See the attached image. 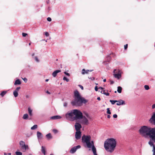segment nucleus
Here are the masks:
<instances>
[{"instance_id": "1", "label": "nucleus", "mask_w": 155, "mask_h": 155, "mask_svg": "<svg viewBox=\"0 0 155 155\" xmlns=\"http://www.w3.org/2000/svg\"><path fill=\"white\" fill-rule=\"evenodd\" d=\"M140 134L142 137L146 138L148 136L150 138L148 144L151 147H153L155 152V127L152 128L149 126H143L139 130Z\"/></svg>"}, {"instance_id": "2", "label": "nucleus", "mask_w": 155, "mask_h": 155, "mask_svg": "<svg viewBox=\"0 0 155 155\" xmlns=\"http://www.w3.org/2000/svg\"><path fill=\"white\" fill-rule=\"evenodd\" d=\"M74 100L71 102V104L73 106H80L83 103L85 104L88 102L87 100L81 96L77 90L74 91Z\"/></svg>"}, {"instance_id": "3", "label": "nucleus", "mask_w": 155, "mask_h": 155, "mask_svg": "<svg viewBox=\"0 0 155 155\" xmlns=\"http://www.w3.org/2000/svg\"><path fill=\"white\" fill-rule=\"evenodd\" d=\"M116 142L113 138L107 139L104 142V146L108 152L112 153L114 151L116 147Z\"/></svg>"}, {"instance_id": "4", "label": "nucleus", "mask_w": 155, "mask_h": 155, "mask_svg": "<svg viewBox=\"0 0 155 155\" xmlns=\"http://www.w3.org/2000/svg\"><path fill=\"white\" fill-rule=\"evenodd\" d=\"M66 117L67 118H71L74 120L81 119L83 117V114L80 110L74 109L68 112L66 114Z\"/></svg>"}, {"instance_id": "5", "label": "nucleus", "mask_w": 155, "mask_h": 155, "mask_svg": "<svg viewBox=\"0 0 155 155\" xmlns=\"http://www.w3.org/2000/svg\"><path fill=\"white\" fill-rule=\"evenodd\" d=\"M91 138L90 135H85L84 134L83 135L81 138L82 142L89 148H91V145L94 143L93 141H91Z\"/></svg>"}, {"instance_id": "6", "label": "nucleus", "mask_w": 155, "mask_h": 155, "mask_svg": "<svg viewBox=\"0 0 155 155\" xmlns=\"http://www.w3.org/2000/svg\"><path fill=\"white\" fill-rule=\"evenodd\" d=\"M19 144L21 146V150L25 152L26 150L28 149V145H26L25 142L22 141H21Z\"/></svg>"}, {"instance_id": "7", "label": "nucleus", "mask_w": 155, "mask_h": 155, "mask_svg": "<svg viewBox=\"0 0 155 155\" xmlns=\"http://www.w3.org/2000/svg\"><path fill=\"white\" fill-rule=\"evenodd\" d=\"M149 122L151 124L155 125V112L153 113L151 118L149 120Z\"/></svg>"}, {"instance_id": "8", "label": "nucleus", "mask_w": 155, "mask_h": 155, "mask_svg": "<svg viewBox=\"0 0 155 155\" xmlns=\"http://www.w3.org/2000/svg\"><path fill=\"white\" fill-rule=\"evenodd\" d=\"M81 119H82V120H81L80 121V122L81 124H83L86 125H87L88 124V120L85 116H83V117Z\"/></svg>"}, {"instance_id": "9", "label": "nucleus", "mask_w": 155, "mask_h": 155, "mask_svg": "<svg viewBox=\"0 0 155 155\" xmlns=\"http://www.w3.org/2000/svg\"><path fill=\"white\" fill-rule=\"evenodd\" d=\"M81 147V146L80 145H78L77 146L74 147L72 148L71 150L70 151V153H74L78 149L80 148Z\"/></svg>"}, {"instance_id": "10", "label": "nucleus", "mask_w": 155, "mask_h": 155, "mask_svg": "<svg viewBox=\"0 0 155 155\" xmlns=\"http://www.w3.org/2000/svg\"><path fill=\"white\" fill-rule=\"evenodd\" d=\"M114 77L118 79H119L121 77V72L120 70H118V73H114Z\"/></svg>"}, {"instance_id": "11", "label": "nucleus", "mask_w": 155, "mask_h": 155, "mask_svg": "<svg viewBox=\"0 0 155 155\" xmlns=\"http://www.w3.org/2000/svg\"><path fill=\"white\" fill-rule=\"evenodd\" d=\"M74 126L76 131H80V130L82 127L80 124L78 123H76Z\"/></svg>"}, {"instance_id": "12", "label": "nucleus", "mask_w": 155, "mask_h": 155, "mask_svg": "<svg viewBox=\"0 0 155 155\" xmlns=\"http://www.w3.org/2000/svg\"><path fill=\"white\" fill-rule=\"evenodd\" d=\"M75 137L77 140H79L81 138V131H76L75 133Z\"/></svg>"}, {"instance_id": "13", "label": "nucleus", "mask_w": 155, "mask_h": 155, "mask_svg": "<svg viewBox=\"0 0 155 155\" xmlns=\"http://www.w3.org/2000/svg\"><path fill=\"white\" fill-rule=\"evenodd\" d=\"M92 148V150L94 155H97L96 152V149L94 146V143L91 145V148Z\"/></svg>"}, {"instance_id": "14", "label": "nucleus", "mask_w": 155, "mask_h": 155, "mask_svg": "<svg viewBox=\"0 0 155 155\" xmlns=\"http://www.w3.org/2000/svg\"><path fill=\"white\" fill-rule=\"evenodd\" d=\"M93 70H85L84 69H83L82 70L81 74H88V72H91Z\"/></svg>"}, {"instance_id": "15", "label": "nucleus", "mask_w": 155, "mask_h": 155, "mask_svg": "<svg viewBox=\"0 0 155 155\" xmlns=\"http://www.w3.org/2000/svg\"><path fill=\"white\" fill-rule=\"evenodd\" d=\"M61 70H58L54 71L52 74L53 76L54 77H55L56 76L57 74L61 72Z\"/></svg>"}, {"instance_id": "16", "label": "nucleus", "mask_w": 155, "mask_h": 155, "mask_svg": "<svg viewBox=\"0 0 155 155\" xmlns=\"http://www.w3.org/2000/svg\"><path fill=\"white\" fill-rule=\"evenodd\" d=\"M117 103L116 104L117 105H121L125 104L124 101L122 100H120L119 101H117Z\"/></svg>"}, {"instance_id": "17", "label": "nucleus", "mask_w": 155, "mask_h": 155, "mask_svg": "<svg viewBox=\"0 0 155 155\" xmlns=\"http://www.w3.org/2000/svg\"><path fill=\"white\" fill-rule=\"evenodd\" d=\"M61 118V117L60 116H59L57 115L51 117V119L56 120L60 119Z\"/></svg>"}, {"instance_id": "18", "label": "nucleus", "mask_w": 155, "mask_h": 155, "mask_svg": "<svg viewBox=\"0 0 155 155\" xmlns=\"http://www.w3.org/2000/svg\"><path fill=\"white\" fill-rule=\"evenodd\" d=\"M107 90H103L102 91H101V92L102 94H104L107 96H108L109 95V93H107Z\"/></svg>"}, {"instance_id": "19", "label": "nucleus", "mask_w": 155, "mask_h": 155, "mask_svg": "<svg viewBox=\"0 0 155 155\" xmlns=\"http://www.w3.org/2000/svg\"><path fill=\"white\" fill-rule=\"evenodd\" d=\"M37 137L38 139H41L42 138V134L39 131H37Z\"/></svg>"}, {"instance_id": "20", "label": "nucleus", "mask_w": 155, "mask_h": 155, "mask_svg": "<svg viewBox=\"0 0 155 155\" xmlns=\"http://www.w3.org/2000/svg\"><path fill=\"white\" fill-rule=\"evenodd\" d=\"M46 137L47 138L48 140H50V139H51L52 138V137L51 135V133H50L47 134L46 135Z\"/></svg>"}, {"instance_id": "21", "label": "nucleus", "mask_w": 155, "mask_h": 155, "mask_svg": "<svg viewBox=\"0 0 155 155\" xmlns=\"http://www.w3.org/2000/svg\"><path fill=\"white\" fill-rule=\"evenodd\" d=\"M21 84V82L19 79H17L15 81L14 84L15 85L16 84Z\"/></svg>"}, {"instance_id": "22", "label": "nucleus", "mask_w": 155, "mask_h": 155, "mask_svg": "<svg viewBox=\"0 0 155 155\" xmlns=\"http://www.w3.org/2000/svg\"><path fill=\"white\" fill-rule=\"evenodd\" d=\"M41 152L42 153H43L44 155H45L46 154V151L45 148V147L43 146H42L41 147Z\"/></svg>"}, {"instance_id": "23", "label": "nucleus", "mask_w": 155, "mask_h": 155, "mask_svg": "<svg viewBox=\"0 0 155 155\" xmlns=\"http://www.w3.org/2000/svg\"><path fill=\"white\" fill-rule=\"evenodd\" d=\"M28 113H29V115L30 116H32V110L30 108V107H28Z\"/></svg>"}, {"instance_id": "24", "label": "nucleus", "mask_w": 155, "mask_h": 155, "mask_svg": "<svg viewBox=\"0 0 155 155\" xmlns=\"http://www.w3.org/2000/svg\"><path fill=\"white\" fill-rule=\"evenodd\" d=\"M7 92L6 91H3L1 93L0 95L3 97L7 93Z\"/></svg>"}, {"instance_id": "25", "label": "nucleus", "mask_w": 155, "mask_h": 155, "mask_svg": "<svg viewBox=\"0 0 155 155\" xmlns=\"http://www.w3.org/2000/svg\"><path fill=\"white\" fill-rule=\"evenodd\" d=\"M122 88L120 86H119L117 87V91L119 93H121L122 91Z\"/></svg>"}, {"instance_id": "26", "label": "nucleus", "mask_w": 155, "mask_h": 155, "mask_svg": "<svg viewBox=\"0 0 155 155\" xmlns=\"http://www.w3.org/2000/svg\"><path fill=\"white\" fill-rule=\"evenodd\" d=\"M28 114H24L23 116V118L24 119H27L28 118Z\"/></svg>"}, {"instance_id": "27", "label": "nucleus", "mask_w": 155, "mask_h": 155, "mask_svg": "<svg viewBox=\"0 0 155 155\" xmlns=\"http://www.w3.org/2000/svg\"><path fill=\"white\" fill-rule=\"evenodd\" d=\"M13 94L14 95V96L15 97H16L18 96V92H17V91H14L13 92Z\"/></svg>"}, {"instance_id": "28", "label": "nucleus", "mask_w": 155, "mask_h": 155, "mask_svg": "<svg viewBox=\"0 0 155 155\" xmlns=\"http://www.w3.org/2000/svg\"><path fill=\"white\" fill-rule=\"evenodd\" d=\"M38 127L37 125H35L33 127H31V129L32 130H35Z\"/></svg>"}, {"instance_id": "29", "label": "nucleus", "mask_w": 155, "mask_h": 155, "mask_svg": "<svg viewBox=\"0 0 155 155\" xmlns=\"http://www.w3.org/2000/svg\"><path fill=\"white\" fill-rule=\"evenodd\" d=\"M110 101L111 103L112 104H115V103L117 102V100H110Z\"/></svg>"}, {"instance_id": "30", "label": "nucleus", "mask_w": 155, "mask_h": 155, "mask_svg": "<svg viewBox=\"0 0 155 155\" xmlns=\"http://www.w3.org/2000/svg\"><path fill=\"white\" fill-rule=\"evenodd\" d=\"M15 154L16 155H22V153L20 152L16 151Z\"/></svg>"}, {"instance_id": "31", "label": "nucleus", "mask_w": 155, "mask_h": 155, "mask_svg": "<svg viewBox=\"0 0 155 155\" xmlns=\"http://www.w3.org/2000/svg\"><path fill=\"white\" fill-rule=\"evenodd\" d=\"M144 87L145 89L146 90H148L150 89L149 86L147 85H145Z\"/></svg>"}, {"instance_id": "32", "label": "nucleus", "mask_w": 155, "mask_h": 155, "mask_svg": "<svg viewBox=\"0 0 155 155\" xmlns=\"http://www.w3.org/2000/svg\"><path fill=\"white\" fill-rule=\"evenodd\" d=\"M107 113L108 114H111V113L110 110V108H107Z\"/></svg>"}, {"instance_id": "33", "label": "nucleus", "mask_w": 155, "mask_h": 155, "mask_svg": "<svg viewBox=\"0 0 155 155\" xmlns=\"http://www.w3.org/2000/svg\"><path fill=\"white\" fill-rule=\"evenodd\" d=\"M63 80L64 81H66L67 82H68L69 81V80L66 77H64L63 78Z\"/></svg>"}, {"instance_id": "34", "label": "nucleus", "mask_w": 155, "mask_h": 155, "mask_svg": "<svg viewBox=\"0 0 155 155\" xmlns=\"http://www.w3.org/2000/svg\"><path fill=\"white\" fill-rule=\"evenodd\" d=\"M120 70L119 69H115L113 71L114 73H118V70Z\"/></svg>"}, {"instance_id": "35", "label": "nucleus", "mask_w": 155, "mask_h": 155, "mask_svg": "<svg viewBox=\"0 0 155 155\" xmlns=\"http://www.w3.org/2000/svg\"><path fill=\"white\" fill-rule=\"evenodd\" d=\"M52 131L55 134L57 133L58 132V130L56 129H53Z\"/></svg>"}, {"instance_id": "36", "label": "nucleus", "mask_w": 155, "mask_h": 155, "mask_svg": "<svg viewBox=\"0 0 155 155\" xmlns=\"http://www.w3.org/2000/svg\"><path fill=\"white\" fill-rule=\"evenodd\" d=\"M27 34L25 33H22V35L23 37H26L27 35Z\"/></svg>"}, {"instance_id": "37", "label": "nucleus", "mask_w": 155, "mask_h": 155, "mask_svg": "<svg viewBox=\"0 0 155 155\" xmlns=\"http://www.w3.org/2000/svg\"><path fill=\"white\" fill-rule=\"evenodd\" d=\"M128 47V44H126L124 46V48L125 50H126Z\"/></svg>"}, {"instance_id": "38", "label": "nucleus", "mask_w": 155, "mask_h": 155, "mask_svg": "<svg viewBox=\"0 0 155 155\" xmlns=\"http://www.w3.org/2000/svg\"><path fill=\"white\" fill-rule=\"evenodd\" d=\"M20 88H21V87H17L16 88V90L15 91H17V92H18V91L20 89Z\"/></svg>"}, {"instance_id": "39", "label": "nucleus", "mask_w": 155, "mask_h": 155, "mask_svg": "<svg viewBox=\"0 0 155 155\" xmlns=\"http://www.w3.org/2000/svg\"><path fill=\"white\" fill-rule=\"evenodd\" d=\"M49 34L48 32H45V35H46V36L48 37L49 36Z\"/></svg>"}, {"instance_id": "40", "label": "nucleus", "mask_w": 155, "mask_h": 155, "mask_svg": "<svg viewBox=\"0 0 155 155\" xmlns=\"http://www.w3.org/2000/svg\"><path fill=\"white\" fill-rule=\"evenodd\" d=\"M64 74H66V75H67V76H70V74H69V73H68L67 72H64Z\"/></svg>"}, {"instance_id": "41", "label": "nucleus", "mask_w": 155, "mask_h": 155, "mask_svg": "<svg viewBox=\"0 0 155 155\" xmlns=\"http://www.w3.org/2000/svg\"><path fill=\"white\" fill-rule=\"evenodd\" d=\"M47 20L48 21H51V18H50L48 17L47 18Z\"/></svg>"}, {"instance_id": "42", "label": "nucleus", "mask_w": 155, "mask_h": 155, "mask_svg": "<svg viewBox=\"0 0 155 155\" xmlns=\"http://www.w3.org/2000/svg\"><path fill=\"white\" fill-rule=\"evenodd\" d=\"M79 87L82 90H83L84 89V88H83V86H82V85H79Z\"/></svg>"}, {"instance_id": "43", "label": "nucleus", "mask_w": 155, "mask_h": 155, "mask_svg": "<svg viewBox=\"0 0 155 155\" xmlns=\"http://www.w3.org/2000/svg\"><path fill=\"white\" fill-rule=\"evenodd\" d=\"M88 78L89 79H90L91 80H94V77H92V78L90 77V78L89 77H88Z\"/></svg>"}, {"instance_id": "44", "label": "nucleus", "mask_w": 155, "mask_h": 155, "mask_svg": "<svg viewBox=\"0 0 155 155\" xmlns=\"http://www.w3.org/2000/svg\"><path fill=\"white\" fill-rule=\"evenodd\" d=\"M35 61H37V62H38L39 61V60H38V58L37 57H35Z\"/></svg>"}, {"instance_id": "45", "label": "nucleus", "mask_w": 155, "mask_h": 155, "mask_svg": "<svg viewBox=\"0 0 155 155\" xmlns=\"http://www.w3.org/2000/svg\"><path fill=\"white\" fill-rule=\"evenodd\" d=\"M113 117L114 118H116L117 117V115L116 114H114L113 116Z\"/></svg>"}, {"instance_id": "46", "label": "nucleus", "mask_w": 155, "mask_h": 155, "mask_svg": "<svg viewBox=\"0 0 155 155\" xmlns=\"http://www.w3.org/2000/svg\"><path fill=\"white\" fill-rule=\"evenodd\" d=\"M67 106V103L66 102H65L64 104V107H66Z\"/></svg>"}, {"instance_id": "47", "label": "nucleus", "mask_w": 155, "mask_h": 155, "mask_svg": "<svg viewBox=\"0 0 155 155\" xmlns=\"http://www.w3.org/2000/svg\"><path fill=\"white\" fill-rule=\"evenodd\" d=\"M98 88H99V89H101L102 91L104 90V88H103L102 87H99Z\"/></svg>"}, {"instance_id": "48", "label": "nucleus", "mask_w": 155, "mask_h": 155, "mask_svg": "<svg viewBox=\"0 0 155 155\" xmlns=\"http://www.w3.org/2000/svg\"><path fill=\"white\" fill-rule=\"evenodd\" d=\"M24 81L25 82H26L27 81V79L26 78H24L23 79Z\"/></svg>"}, {"instance_id": "49", "label": "nucleus", "mask_w": 155, "mask_h": 155, "mask_svg": "<svg viewBox=\"0 0 155 155\" xmlns=\"http://www.w3.org/2000/svg\"><path fill=\"white\" fill-rule=\"evenodd\" d=\"M98 88L97 87V86H96L95 87V90L96 91H98Z\"/></svg>"}, {"instance_id": "50", "label": "nucleus", "mask_w": 155, "mask_h": 155, "mask_svg": "<svg viewBox=\"0 0 155 155\" xmlns=\"http://www.w3.org/2000/svg\"><path fill=\"white\" fill-rule=\"evenodd\" d=\"M155 108V104H153L152 105V108L154 109Z\"/></svg>"}, {"instance_id": "51", "label": "nucleus", "mask_w": 155, "mask_h": 155, "mask_svg": "<svg viewBox=\"0 0 155 155\" xmlns=\"http://www.w3.org/2000/svg\"><path fill=\"white\" fill-rule=\"evenodd\" d=\"M110 84H113L114 83V81H110Z\"/></svg>"}, {"instance_id": "52", "label": "nucleus", "mask_w": 155, "mask_h": 155, "mask_svg": "<svg viewBox=\"0 0 155 155\" xmlns=\"http://www.w3.org/2000/svg\"><path fill=\"white\" fill-rule=\"evenodd\" d=\"M110 116L109 115H108L107 116V118L108 119H109L110 118Z\"/></svg>"}, {"instance_id": "53", "label": "nucleus", "mask_w": 155, "mask_h": 155, "mask_svg": "<svg viewBox=\"0 0 155 155\" xmlns=\"http://www.w3.org/2000/svg\"><path fill=\"white\" fill-rule=\"evenodd\" d=\"M46 92V93H47L48 94H51V93L49 91H47Z\"/></svg>"}, {"instance_id": "54", "label": "nucleus", "mask_w": 155, "mask_h": 155, "mask_svg": "<svg viewBox=\"0 0 155 155\" xmlns=\"http://www.w3.org/2000/svg\"><path fill=\"white\" fill-rule=\"evenodd\" d=\"M97 100H99V101H100L101 100V98H100V97H98L97 98Z\"/></svg>"}, {"instance_id": "55", "label": "nucleus", "mask_w": 155, "mask_h": 155, "mask_svg": "<svg viewBox=\"0 0 155 155\" xmlns=\"http://www.w3.org/2000/svg\"><path fill=\"white\" fill-rule=\"evenodd\" d=\"M49 2H50V1L49 0L47 1H46L47 3V4H48L49 3Z\"/></svg>"}, {"instance_id": "56", "label": "nucleus", "mask_w": 155, "mask_h": 155, "mask_svg": "<svg viewBox=\"0 0 155 155\" xmlns=\"http://www.w3.org/2000/svg\"><path fill=\"white\" fill-rule=\"evenodd\" d=\"M106 79H104V80H103V81H104V82H106Z\"/></svg>"}, {"instance_id": "57", "label": "nucleus", "mask_w": 155, "mask_h": 155, "mask_svg": "<svg viewBox=\"0 0 155 155\" xmlns=\"http://www.w3.org/2000/svg\"><path fill=\"white\" fill-rule=\"evenodd\" d=\"M48 81V79H47L45 80V81L46 82Z\"/></svg>"}, {"instance_id": "58", "label": "nucleus", "mask_w": 155, "mask_h": 155, "mask_svg": "<svg viewBox=\"0 0 155 155\" xmlns=\"http://www.w3.org/2000/svg\"><path fill=\"white\" fill-rule=\"evenodd\" d=\"M34 55H35V54L34 53H33L32 54V56H33Z\"/></svg>"}, {"instance_id": "59", "label": "nucleus", "mask_w": 155, "mask_h": 155, "mask_svg": "<svg viewBox=\"0 0 155 155\" xmlns=\"http://www.w3.org/2000/svg\"><path fill=\"white\" fill-rule=\"evenodd\" d=\"M8 154H9V155H11V153H8Z\"/></svg>"}, {"instance_id": "60", "label": "nucleus", "mask_w": 155, "mask_h": 155, "mask_svg": "<svg viewBox=\"0 0 155 155\" xmlns=\"http://www.w3.org/2000/svg\"><path fill=\"white\" fill-rule=\"evenodd\" d=\"M114 93H117V91H114Z\"/></svg>"}, {"instance_id": "61", "label": "nucleus", "mask_w": 155, "mask_h": 155, "mask_svg": "<svg viewBox=\"0 0 155 155\" xmlns=\"http://www.w3.org/2000/svg\"><path fill=\"white\" fill-rule=\"evenodd\" d=\"M29 45H31V43H30L29 44Z\"/></svg>"}, {"instance_id": "62", "label": "nucleus", "mask_w": 155, "mask_h": 155, "mask_svg": "<svg viewBox=\"0 0 155 155\" xmlns=\"http://www.w3.org/2000/svg\"><path fill=\"white\" fill-rule=\"evenodd\" d=\"M50 155H54L53 154H51Z\"/></svg>"}, {"instance_id": "63", "label": "nucleus", "mask_w": 155, "mask_h": 155, "mask_svg": "<svg viewBox=\"0 0 155 155\" xmlns=\"http://www.w3.org/2000/svg\"><path fill=\"white\" fill-rule=\"evenodd\" d=\"M109 57V59H110V57Z\"/></svg>"}, {"instance_id": "64", "label": "nucleus", "mask_w": 155, "mask_h": 155, "mask_svg": "<svg viewBox=\"0 0 155 155\" xmlns=\"http://www.w3.org/2000/svg\"><path fill=\"white\" fill-rule=\"evenodd\" d=\"M154 47H155V45H154Z\"/></svg>"}]
</instances>
